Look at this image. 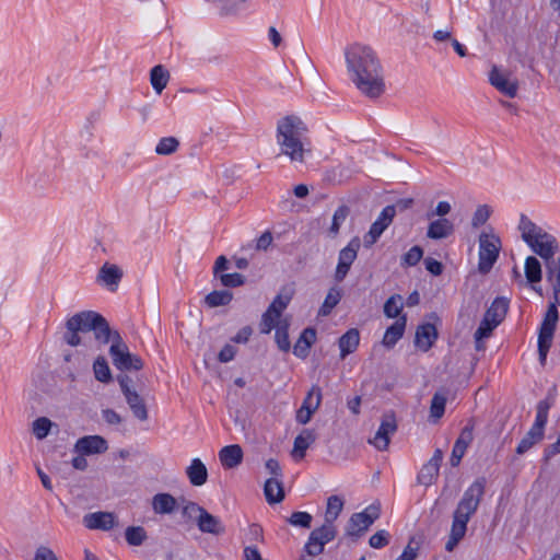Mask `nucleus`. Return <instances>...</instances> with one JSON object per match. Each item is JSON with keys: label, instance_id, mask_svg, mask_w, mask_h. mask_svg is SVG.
I'll use <instances>...</instances> for the list:
<instances>
[{"label": "nucleus", "instance_id": "e433bc0d", "mask_svg": "<svg viewBox=\"0 0 560 560\" xmlns=\"http://www.w3.org/2000/svg\"><path fill=\"white\" fill-rule=\"evenodd\" d=\"M370 518L363 513H354L349 520L348 534L351 536H359L363 532L368 530L371 526Z\"/></svg>", "mask_w": 560, "mask_h": 560}, {"label": "nucleus", "instance_id": "412c9836", "mask_svg": "<svg viewBox=\"0 0 560 560\" xmlns=\"http://www.w3.org/2000/svg\"><path fill=\"white\" fill-rule=\"evenodd\" d=\"M438 339V330L433 324L420 325L416 330L415 345L423 352L429 351Z\"/></svg>", "mask_w": 560, "mask_h": 560}, {"label": "nucleus", "instance_id": "4be33fe9", "mask_svg": "<svg viewBox=\"0 0 560 560\" xmlns=\"http://www.w3.org/2000/svg\"><path fill=\"white\" fill-rule=\"evenodd\" d=\"M100 319L101 320H98V323H96L94 325V328L92 329L95 340L102 346L107 345L109 342L110 345H115L117 336H120V334L117 330H113L109 327V324L106 320V318L101 314Z\"/></svg>", "mask_w": 560, "mask_h": 560}, {"label": "nucleus", "instance_id": "6e6552de", "mask_svg": "<svg viewBox=\"0 0 560 560\" xmlns=\"http://www.w3.org/2000/svg\"><path fill=\"white\" fill-rule=\"evenodd\" d=\"M556 304L560 305V291L559 295L555 296V302L549 304L539 328L538 353L539 361L542 365L547 360V353L552 345L553 334L559 320V313Z\"/></svg>", "mask_w": 560, "mask_h": 560}, {"label": "nucleus", "instance_id": "f257e3e1", "mask_svg": "<svg viewBox=\"0 0 560 560\" xmlns=\"http://www.w3.org/2000/svg\"><path fill=\"white\" fill-rule=\"evenodd\" d=\"M345 59L350 80L363 95L377 98L384 94L386 85L383 67L372 47L351 44L345 49Z\"/></svg>", "mask_w": 560, "mask_h": 560}, {"label": "nucleus", "instance_id": "72a5a7b5", "mask_svg": "<svg viewBox=\"0 0 560 560\" xmlns=\"http://www.w3.org/2000/svg\"><path fill=\"white\" fill-rule=\"evenodd\" d=\"M264 494L269 504L280 503L284 499V489L279 478H269L264 486Z\"/></svg>", "mask_w": 560, "mask_h": 560}, {"label": "nucleus", "instance_id": "c85d7f7f", "mask_svg": "<svg viewBox=\"0 0 560 560\" xmlns=\"http://www.w3.org/2000/svg\"><path fill=\"white\" fill-rule=\"evenodd\" d=\"M315 340L316 330L311 327L305 328L293 347L294 355L301 359H305L308 355L310 349Z\"/></svg>", "mask_w": 560, "mask_h": 560}, {"label": "nucleus", "instance_id": "e2e57ef3", "mask_svg": "<svg viewBox=\"0 0 560 560\" xmlns=\"http://www.w3.org/2000/svg\"><path fill=\"white\" fill-rule=\"evenodd\" d=\"M265 467L267 471L272 475L271 478H279L282 476V470L277 459L270 458L266 462Z\"/></svg>", "mask_w": 560, "mask_h": 560}, {"label": "nucleus", "instance_id": "423d86ee", "mask_svg": "<svg viewBox=\"0 0 560 560\" xmlns=\"http://www.w3.org/2000/svg\"><path fill=\"white\" fill-rule=\"evenodd\" d=\"M518 230L523 241L542 260L555 257L559 250V243L552 234L535 224L525 214L521 215Z\"/></svg>", "mask_w": 560, "mask_h": 560}, {"label": "nucleus", "instance_id": "c03bdc74", "mask_svg": "<svg viewBox=\"0 0 560 560\" xmlns=\"http://www.w3.org/2000/svg\"><path fill=\"white\" fill-rule=\"evenodd\" d=\"M93 371L97 381L102 383H109L112 381V372L104 357H98L94 361Z\"/></svg>", "mask_w": 560, "mask_h": 560}, {"label": "nucleus", "instance_id": "3c124183", "mask_svg": "<svg viewBox=\"0 0 560 560\" xmlns=\"http://www.w3.org/2000/svg\"><path fill=\"white\" fill-rule=\"evenodd\" d=\"M491 214V208L487 205H481L477 207L471 218L472 228H479L483 225Z\"/></svg>", "mask_w": 560, "mask_h": 560}, {"label": "nucleus", "instance_id": "473e14b6", "mask_svg": "<svg viewBox=\"0 0 560 560\" xmlns=\"http://www.w3.org/2000/svg\"><path fill=\"white\" fill-rule=\"evenodd\" d=\"M508 310L509 301L504 298H497L486 311L483 317L499 326L505 318Z\"/></svg>", "mask_w": 560, "mask_h": 560}, {"label": "nucleus", "instance_id": "774afa93", "mask_svg": "<svg viewBox=\"0 0 560 560\" xmlns=\"http://www.w3.org/2000/svg\"><path fill=\"white\" fill-rule=\"evenodd\" d=\"M244 560H264L257 547H246L244 549Z\"/></svg>", "mask_w": 560, "mask_h": 560}, {"label": "nucleus", "instance_id": "de8ad7c7", "mask_svg": "<svg viewBox=\"0 0 560 560\" xmlns=\"http://www.w3.org/2000/svg\"><path fill=\"white\" fill-rule=\"evenodd\" d=\"M439 470L432 465H423L417 477L418 482L425 487L432 485L439 476Z\"/></svg>", "mask_w": 560, "mask_h": 560}, {"label": "nucleus", "instance_id": "7c9ffc66", "mask_svg": "<svg viewBox=\"0 0 560 560\" xmlns=\"http://www.w3.org/2000/svg\"><path fill=\"white\" fill-rule=\"evenodd\" d=\"M407 324L406 315H401L397 320L390 325L383 337V345L387 348L394 347L397 341L402 337Z\"/></svg>", "mask_w": 560, "mask_h": 560}, {"label": "nucleus", "instance_id": "f704fd0d", "mask_svg": "<svg viewBox=\"0 0 560 560\" xmlns=\"http://www.w3.org/2000/svg\"><path fill=\"white\" fill-rule=\"evenodd\" d=\"M315 442V433L304 429L295 439L292 455L299 459L304 458L306 450Z\"/></svg>", "mask_w": 560, "mask_h": 560}, {"label": "nucleus", "instance_id": "a19ab883", "mask_svg": "<svg viewBox=\"0 0 560 560\" xmlns=\"http://www.w3.org/2000/svg\"><path fill=\"white\" fill-rule=\"evenodd\" d=\"M350 213V209L346 205H341L337 208L332 215L331 224L329 228V234L336 237L339 234L340 226L343 224Z\"/></svg>", "mask_w": 560, "mask_h": 560}, {"label": "nucleus", "instance_id": "bb28decb", "mask_svg": "<svg viewBox=\"0 0 560 560\" xmlns=\"http://www.w3.org/2000/svg\"><path fill=\"white\" fill-rule=\"evenodd\" d=\"M186 476L195 487L203 486L208 479V469L199 458H194L186 468Z\"/></svg>", "mask_w": 560, "mask_h": 560}, {"label": "nucleus", "instance_id": "5fc2aeb1", "mask_svg": "<svg viewBox=\"0 0 560 560\" xmlns=\"http://www.w3.org/2000/svg\"><path fill=\"white\" fill-rule=\"evenodd\" d=\"M423 250L420 246L411 247L401 258L402 266H416L422 258Z\"/></svg>", "mask_w": 560, "mask_h": 560}, {"label": "nucleus", "instance_id": "0eeeda50", "mask_svg": "<svg viewBox=\"0 0 560 560\" xmlns=\"http://www.w3.org/2000/svg\"><path fill=\"white\" fill-rule=\"evenodd\" d=\"M98 320H101L100 313L94 311H83L74 314L66 322L65 342L71 347L79 346L81 343L80 334L92 331Z\"/></svg>", "mask_w": 560, "mask_h": 560}, {"label": "nucleus", "instance_id": "37998d69", "mask_svg": "<svg viewBox=\"0 0 560 560\" xmlns=\"http://www.w3.org/2000/svg\"><path fill=\"white\" fill-rule=\"evenodd\" d=\"M125 538L130 546H141L148 535L142 526H129L126 528Z\"/></svg>", "mask_w": 560, "mask_h": 560}, {"label": "nucleus", "instance_id": "09e8293b", "mask_svg": "<svg viewBox=\"0 0 560 560\" xmlns=\"http://www.w3.org/2000/svg\"><path fill=\"white\" fill-rule=\"evenodd\" d=\"M179 145V142L174 137L162 138L155 147V152L159 155H170L174 153Z\"/></svg>", "mask_w": 560, "mask_h": 560}, {"label": "nucleus", "instance_id": "4d7b16f0", "mask_svg": "<svg viewBox=\"0 0 560 560\" xmlns=\"http://www.w3.org/2000/svg\"><path fill=\"white\" fill-rule=\"evenodd\" d=\"M389 534L385 529L376 532L370 537L369 544L372 548L378 549L388 544Z\"/></svg>", "mask_w": 560, "mask_h": 560}, {"label": "nucleus", "instance_id": "5701e85b", "mask_svg": "<svg viewBox=\"0 0 560 560\" xmlns=\"http://www.w3.org/2000/svg\"><path fill=\"white\" fill-rule=\"evenodd\" d=\"M151 505L155 514H172L177 508V500L171 493L161 492L153 495Z\"/></svg>", "mask_w": 560, "mask_h": 560}, {"label": "nucleus", "instance_id": "bf43d9fd", "mask_svg": "<svg viewBox=\"0 0 560 560\" xmlns=\"http://www.w3.org/2000/svg\"><path fill=\"white\" fill-rule=\"evenodd\" d=\"M452 210V207L450 205V202L447 201H440L435 209L432 211V212H429L427 214L428 218H432L434 215L439 217V218H444L446 214H448Z\"/></svg>", "mask_w": 560, "mask_h": 560}, {"label": "nucleus", "instance_id": "6ab92c4d", "mask_svg": "<svg viewBox=\"0 0 560 560\" xmlns=\"http://www.w3.org/2000/svg\"><path fill=\"white\" fill-rule=\"evenodd\" d=\"M83 522L90 529L109 530L117 525L116 516L110 512L90 513L84 516Z\"/></svg>", "mask_w": 560, "mask_h": 560}, {"label": "nucleus", "instance_id": "052dcab7", "mask_svg": "<svg viewBox=\"0 0 560 560\" xmlns=\"http://www.w3.org/2000/svg\"><path fill=\"white\" fill-rule=\"evenodd\" d=\"M236 354V348L231 345H225L222 350L219 352L218 359L222 363L230 362L234 359Z\"/></svg>", "mask_w": 560, "mask_h": 560}, {"label": "nucleus", "instance_id": "69168bd1", "mask_svg": "<svg viewBox=\"0 0 560 560\" xmlns=\"http://www.w3.org/2000/svg\"><path fill=\"white\" fill-rule=\"evenodd\" d=\"M229 268V260L225 256H219L213 266L214 277H219L224 270Z\"/></svg>", "mask_w": 560, "mask_h": 560}, {"label": "nucleus", "instance_id": "0e129e2a", "mask_svg": "<svg viewBox=\"0 0 560 560\" xmlns=\"http://www.w3.org/2000/svg\"><path fill=\"white\" fill-rule=\"evenodd\" d=\"M102 416L108 424H119L122 421L121 417L113 409L103 410Z\"/></svg>", "mask_w": 560, "mask_h": 560}, {"label": "nucleus", "instance_id": "49530a36", "mask_svg": "<svg viewBox=\"0 0 560 560\" xmlns=\"http://www.w3.org/2000/svg\"><path fill=\"white\" fill-rule=\"evenodd\" d=\"M446 397L443 394L435 393L431 400L430 417L435 421L441 419L445 411Z\"/></svg>", "mask_w": 560, "mask_h": 560}, {"label": "nucleus", "instance_id": "cd10ccee", "mask_svg": "<svg viewBox=\"0 0 560 560\" xmlns=\"http://www.w3.org/2000/svg\"><path fill=\"white\" fill-rule=\"evenodd\" d=\"M219 458L224 468H234L238 466L243 460L242 447L237 444L224 446L219 452Z\"/></svg>", "mask_w": 560, "mask_h": 560}, {"label": "nucleus", "instance_id": "6e6d98bb", "mask_svg": "<svg viewBox=\"0 0 560 560\" xmlns=\"http://www.w3.org/2000/svg\"><path fill=\"white\" fill-rule=\"evenodd\" d=\"M203 508L194 501H184L182 515L187 520H196L202 512Z\"/></svg>", "mask_w": 560, "mask_h": 560}, {"label": "nucleus", "instance_id": "2eb2a0df", "mask_svg": "<svg viewBox=\"0 0 560 560\" xmlns=\"http://www.w3.org/2000/svg\"><path fill=\"white\" fill-rule=\"evenodd\" d=\"M322 389L318 385H313L307 392L302 406L296 412V421L306 424L311 421L313 413L318 409L322 402Z\"/></svg>", "mask_w": 560, "mask_h": 560}, {"label": "nucleus", "instance_id": "13d9d810", "mask_svg": "<svg viewBox=\"0 0 560 560\" xmlns=\"http://www.w3.org/2000/svg\"><path fill=\"white\" fill-rule=\"evenodd\" d=\"M34 560H58V558L49 547L39 546L35 551Z\"/></svg>", "mask_w": 560, "mask_h": 560}, {"label": "nucleus", "instance_id": "f3484780", "mask_svg": "<svg viewBox=\"0 0 560 560\" xmlns=\"http://www.w3.org/2000/svg\"><path fill=\"white\" fill-rule=\"evenodd\" d=\"M107 450V441L101 435H86L80 438L74 444V452L81 455L103 454Z\"/></svg>", "mask_w": 560, "mask_h": 560}, {"label": "nucleus", "instance_id": "a878e982", "mask_svg": "<svg viewBox=\"0 0 560 560\" xmlns=\"http://www.w3.org/2000/svg\"><path fill=\"white\" fill-rule=\"evenodd\" d=\"M454 233V224L446 218H439L432 221L427 231V236L431 240H442Z\"/></svg>", "mask_w": 560, "mask_h": 560}, {"label": "nucleus", "instance_id": "680f3d73", "mask_svg": "<svg viewBox=\"0 0 560 560\" xmlns=\"http://www.w3.org/2000/svg\"><path fill=\"white\" fill-rule=\"evenodd\" d=\"M424 265H425V269L434 276H440L443 271L442 264L434 258H431V257L425 258Z\"/></svg>", "mask_w": 560, "mask_h": 560}, {"label": "nucleus", "instance_id": "4468645a", "mask_svg": "<svg viewBox=\"0 0 560 560\" xmlns=\"http://www.w3.org/2000/svg\"><path fill=\"white\" fill-rule=\"evenodd\" d=\"M489 81L500 93L513 98L518 92V81L510 72L493 67L489 73Z\"/></svg>", "mask_w": 560, "mask_h": 560}, {"label": "nucleus", "instance_id": "f8f14e48", "mask_svg": "<svg viewBox=\"0 0 560 560\" xmlns=\"http://www.w3.org/2000/svg\"><path fill=\"white\" fill-rule=\"evenodd\" d=\"M360 246V240L358 237H353L348 245L339 252L338 264L335 271L336 281L340 282L347 277L351 265L358 256Z\"/></svg>", "mask_w": 560, "mask_h": 560}, {"label": "nucleus", "instance_id": "7ed1b4c3", "mask_svg": "<svg viewBox=\"0 0 560 560\" xmlns=\"http://www.w3.org/2000/svg\"><path fill=\"white\" fill-rule=\"evenodd\" d=\"M486 489V479L477 478L464 492L454 513L448 539L445 544L447 551H453L465 537L467 524L477 512Z\"/></svg>", "mask_w": 560, "mask_h": 560}, {"label": "nucleus", "instance_id": "9b49d317", "mask_svg": "<svg viewBox=\"0 0 560 560\" xmlns=\"http://www.w3.org/2000/svg\"><path fill=\"white\" fill-rule=\"evenodd\" d=\"M117 381L133 416L140 421H145L148 419V409L140 395L131 389V378L128 375H119Z\"/></svg>", "mask_w": 560, "mask_h": 560}, {"label": "nucleus", "instance_id": "864d4df0", "mask_svg": "<svg viewBox=\"0 0 560 560\" xmlns=\"http://www.w3.org/2000/svg\"><path fill=\"white\" fill-rule=\"evenodd\" d=\"M312 520V515L307 512H293L289 517V523L293 526L310 528Z\"/></svg>", "mask_w": 560, "mask_h": 560}, {"label": "nucleus", "instance_id": "393cba45", "mask_svg": "<svg viewBox=\"0 0 560 560\" xmlns=\"http://www.w3.org/2000/svg\"><path fill=\"white\" fill-rule=\"evenodd\" d=\"M197 526L201 533L213 535L224 533V526L221 521L217 516L210 514L206 509H203L197 517Z\"/></svg>", "mask_w": 560, "mask_h": 560}, {"label": "nucleus", "instance_id": "c9c22d12", "mask_svg": "<svg viewBox=\"0 0 560 560\" xmlns=\"http://www.w3.org/2000/svg\"><path fill=\"white\" fill-rule=\"evenodd\" d=\"M168 79L170 74L163 66L158 65L151 69L150 81L152 88L158 94H161L162 91L166 88Z\"/></svg>", "mask_w": 560, "mask_h": 560}, {"label": "nucleus", "instance_id": "4c0bfd02", "mask_svg": "<svg viewBox=\"0 0 560 560\" xmlns=\"http://www.w3.org/2000/svg\"><path fill=\"white\" fill-rule=\"evenodd\" d=\"M553 402L555 398L551 394H549L545 399L540 400L537 404L536 419L534 422L536 427H541L545 429V425L548 421V412L549 409L552 407Z\"/></svg>", "mask_w": 560, "mask_h": 560}, {"label": "nucleus", "instance_id": "a211bd4d", "mask_svg": "<svg viewBox=\"0 0 560 560\" xmlns=\"http://www.w3.org/2000/svg\"><path fill=\"white\" fill-rule=\"evenodd\" d=\"M474 424L471 421L462 430L459 436L455 441L451 454L450 463L453 467H457L466 453L467 447L474 439Z\"/></svg>", "mask_w": 560, "mask_h": 560}, {"label": "nucleus", "instance_id": "ddd939ff", "mask_svg": "<svg viewBox=\"0 0 560 560\" xmlns=\"http://www.w3.org/2000/svg\"><path fill=\"white\" fill-rule=\"evenodd\" d=\"M396 215L395 206H386L375 222L372 223L369 232L364 236L365 247H370L376 243L383 232L389 226Z\"/></svg>", "mask_w": 560, "mask_h": 560}, {"label": "nucleus", "instance_id": "ea45409f", "mask_svg": "<svg viewBox=\"0 0 560 560\" xmlns=\"http://www.w3.org/2000/svg\"><path fill=\"white\" fill-rule=\"evenodd\" d=\"M341 291L338 288H330L319 311V316H327L331 313L332 308L340 302Z\"/></svg>", "mask_w": 560, "mask_h": 560}, {"label": "nucleus", "instance_id": "1a4fd4ad", "mask_svg": "<svg viewBox=\"0 0 560 560\" xmlns=\"http://www.w3.org/2000/svg\"><path fill=\"white\" fill-rule=\"evenodd\" d=\"M479 262L481 273H488L498 260L501 250V240L492 228L482 231L479 235Z\"/></svg>", "mask_w": 560, "mask_h": 560}, {"label": "nucleus", "instance_id": "8fccbe9b", "mask_svg": "<svg viewBox=\"0 0 560 560\" xmlns=\"http://www.w3.org/2000/svg\"><path fill=\"white\" fill-rule=\"evenodd\" d=\"M52 424L54 423L48 418H46V417L37 418L33 422V433H34V435L38 440L45 439L49 434V431H50Z\"/></svg>", "mask_w": 560, "mask_h": 560}, {"label": "nucleus", "instance_id": "f03ea898", "mask_svg": "<svg viewBox=\"0 0 560 560\" xmlns=\"http://www.w3.org/2000/svg\"><path fill=\"white\" fill-rule=\"evenodd\" d=\"M276 142L278 156L285 158L295 167L304 165L313 147L307 125L295 115L282 117L277 122Z\"/></svg>", "mask_w": 560, "mask_h": 560}, {"label": "nucleus", "instance_id": "79ce46f5", "mask_svg": "<svg viewBox=\"0 0 560 560\" xmlns=\"http://www.w3.org/2000/svg\"><path fill=\"white\" fill-rule=\"evenodd\" d=\"M495 327H498V325H494L485 317L482 318L479 327L475 331L476 349L478 351L483 349L482 339L490 337Z\"/></svg>", "mask_w": 560, "mask_h": 560}, {"label": "nucleus", "instance_id": "b1692460", "mask_svg": "<svg viewBox=\"0 0 560 560\" xmlns=\"http://www.w3.org/2000/svg\"><path fill=\"white\" fill-rule=\"evenodd\" d=\"M525 277L528 283H530L532 289L536 291L539 295H542L541 288L536 284L541 281V265L539 260L535 256H528L525 259Z\"/></svg>", "mask_w": 560, "mask_h": 560}, {"label": "nucleus", "instance_id": "dca6fc26", "mask_svg": "<svg viewBox=\"0 0 560 560\" xmlns=\"http://www.w3.org/2000/svg\"><path fill=\"white\" fill-rule=\"evenodd\" d=\"M396 430L397 423L394 415H385L378 430L373 439L369 440V443L375 446L378 451H385L389 445L390 435H393Z\"/></svg>", "mask_w": 560, "mask_h": 560}, {"label": "nucleus", "instance_id": "a18cd8bd", "mask_svg": "<svg viewBox=\"0 0 560 560\" xmlns=\"http://www.w3.org/2000/svg\"><path fill=\"white\" fill-rule=\"evenodd\" d=\"M402 298L399 294L392 295L384 304V314L388 318L400 317L402 310Z\"/></svg>", "mask_w": 560, "mask_h": 560}, {"label": "nucleus", "instance_id": "338daca9", "mask_svg": "<svg viewBox=\"0 0 560 560\" xmlns=\"http://www.w3.org/2000/svg\"><path fill=\"white\" fill-rule=\"evenodd\" d=\"M536 443H537L536 441H534L533 439H529V436L525 435L518 443V445L516 447V453L518 455H522V454L526 453L528 450H530Z\"/></svg>", "mask_w": 560, "mask_h": 560}, {"label": "nucleus", "instance_id": "39448f33", "mask_svg": "<svg viewBox=\"0 0 560 560\" xmlns=\"http://www.w3.org/2000/svg\"><path fill=\"white\" fill-rule=\"evenodd\" d=\"M343 499L339 495H330L327 499L325 523L311 532L304 545V551L308 557H317L324 552L325 545L332 541L337 535L334 525L343 510Z\"/></svg>", "mask_w": 560, "mask_h": 560}, {"label": "nucleus", "instance_id": "603ef678", "mask_svg": "<svg viewBox=\"0 0 560 560\" xmlns=\"http://www.w3.org/2000/svg\"><path fill=\"white\" fill-rule=\"evenodd\" d=\"M220 282L223 287L226 288H236L241 287L245 283V278L243 275L234 272V273H221L219 276Z\"/></svg>", "mask_w": 560, "mask_h": 560}, {"label": "nucleus", "instance_id": "9d476101", "mask_svg": "<svg viewBox=\"0 0 560 560\" xmlns=\"http://www.w3.org/2000/svg\"><path fill=\"white\" fill-rule=\"evenodd\" d=\"M109 354L113 364L120 371H139L143 368V361L137 354L130 353L128 346L121 336H117L116 343L110 345Z\"/></svg>", "mask_w": 560, "mask_h": 560}, {"label": "nucleus", "instance_id": "2f4dec72", "mask_svg": "<svg viewBox=\"0 0 560 560\" xmlns=\"http://www.w3.org/2000/svg\"><path fill=\"white\" fill-rule=\"evenodd\" d=\"M360 343V332L355 328L349 329L338 340L340 358L345 359L348 354L354 352Z\"/></svg>", "mask_w": 560, "mask_h": 560}, {"label": "nucleus", "instance_id": "20e7f679", "mask_svg": "<svg viewBox=\"0 0 560 560\" xmlns=\"http://www.w3.org/2000/svg\"><path fill=\"white\" fill-rule=\"evenodd\" d=\"M294 292L293 285L281 288L280 292L261 316L260 332L269 334L272 329H276L275 339L277 346L283 352H288L291 348L289 340L290 324L288 318L280 319V317L290 304Z\"/></svg>", "mask_w": 560, "mask_h": 560}, {"label": "nucleus", "instance_id": "aec40b11", "mask_svg": "<svg viewBox=\"0 0 560 560\" xmlns=\"http://www.w3.org/2000/svg\"><path fill=\"white\" fill-rule=\"evenodd\" d=\"M121 278L122 271L117 265L105 262L97 272L96 281L115 291Z\"/></svg>", "mask_w": 560, "mask_h": 560}, {"label": "nucleus", "instance_id": "c756f323", "mask_svg": "<svg viewBox=\"0 0 560 560\" xmlns=\"http://www.w3.org/2000/svg\"><path fill=\"white\" fill-rule=\"evenodd\" d=\"M547 281L551 284L553 296L560 291V257H552L544 260Z\"/></svg>", "mask_w": 560, "mask_h": 560}, {"label": "nucleus", "instance_id": "58836bf2", "mask_svg": "<svg viewBox=\"0 0 560 560\" xmlns=\"http://www.w3.org/2000/svg\"><path fill=\"white\" fill-rule=\"evenodd\" d=\"M233 299V294L228 290L212 291L205 298V303L209 307L228 305Z\"/></svg>", "mask_w": 560, "mask_h": 560}]
</instances>
